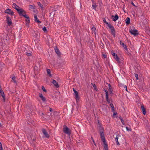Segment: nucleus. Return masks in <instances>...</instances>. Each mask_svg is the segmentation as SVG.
Instances as JSON below:
<instances>
[{"mask_svg": "<svg viewBox=\"0 0 150 150\" xmlns=\"http://www.w3.org/2000/svg\"><path fill=\"white\" fill-rule=\"evenodd\" d=\"M63 131L66 134L70 135L71 134V132L69 129L65 125L64 126V128L63 129Z\"/></svg>", "mask_w": 150, "mask_h": 150, "instance_id": "1", "label": "nucleus"}, {"mask_svg": "<svg viewBox=\"0 0 150 150\" xmlns=\"http://www.w3.org/2000/svg\"><path fill=\"white\" fill-rule=\"evenodd\" d=\"M111 30V33L114 37L115 36V31L114 27L111 24L109 25L108 26Z\"/></svg>", "mask_w": 150, "mask_h": 150, "instance_id": "2", "label": "nucleus"}, {"mask_svg": "<svg viewBox=\"0 0 150 150\" xmlns=\"http://www.w3.org/2000/svg\"><path fill=\"white\" fill-rule=\"evenodd\" d=\"M129 31L131 34L133 35L134 36H136L138 34L137 33V31L136 30L131 29Z\"/></svg>", "mask_w": 150, "mask_h": 150, "instance_id": "3", "label": "nucleus"}, {"mask_svg": "<svg viewBox=\"0 0 150 150\" xmlns=\"http://www.w3.org/2000/svg\"><path fill=\"white\" fill-rule=\"evenodd\" d=\"M4 12L5 13H7L8 14H10L11 16L13 15V11L11 10V9L8 8Z\"/></svg>", "mask_w": 150, "mask_h": 150, "instance_id": "4", "label": "nucleus"}, {"mask_svg": "<svg viewBox=\"0 0 150 150\" xmlns=\"http://www.w3.org/2000/svg\"><path fill=\"white\" fill-rule=\"evenodd\" d=\"M42 132L44 134V135L45 136V137L47 138H49V135L48 134L47 132L46 131V130L44 129H42Z\"/></svg>", "mask_w": 150, "mask_h": 150, "instance_id": "5", "label": "nucleus"}, {"mask_svg": "<svg viewBox=\"0 0 150 150\" xmlns=\"http://www.w3.org/2000/svg\"><path fill=\"white\" fill-rule=\"evenodd\" d=\"M17 11L20 15L21 16H22V15L23 14H25V11L23 9L20 8Z\"/></svg>", "mask_w": 150, "mask_h": 150, "instance_id": "6", "label": "nucleus"}, {"mask_svg": "<svg viewBox=\"0 0 150 150\" xmlns=\"http://www.w3.org/2000/svg\"><path fill=\"white\" fill-rule=\"evenodd\" d=\"M6 21L8 25L10 26L12 24L11 20L8 16L6 17Z\"/></svg>", "mask_w": 150, "mask_h": 150, "instance_id": "7", "label": "nucleus"}, {"mask_svg": "<svg viewBox=\"0 0 150 150\" xmlns=\"http://www.w3.org/2000/svg\"><path fill=\"white\" fill-rule=\"evenodd\" d=\"M100 135L101 140H102V142H103L106 141L104 134L102 131L100 132Z\"/></svg>", "mask_w": 150, "mask_h": 150, "instance_id": "8", "label": "nucleus"}, {"mask_svg": "<svg viewBox=\"0 0 150 150\" xmlns=\"http://www.w3.org/2000/svg\"><path fill=\"white\" fill-rule=\"evenodd\" d=\"M52 83L54 85V86L57 88H58L59 87L58 83L55 80H53Z\"/></svg>", "mask_w": 150, "mask_h": 150, "instance_id": "9", "label": "nucleus"}, {"mask_svg": "<svg viewBox=\"0 0 150 150\" xmlns=\"http://www.w3.org/2000/svg\"><path fill=\"white\" fill-rule=\"evenodd\" d=\"M74 96H75V98L77 101L79 100V94L77 91L74 93Z\"/></svg>", "mask_w": 150, "mask_h": 150, "instance_id": "10", "label": "nucleus"}, {"mask_svg": "<svg viewBox=\"0 0 150 150\" xmlns=\"http://www.w3.org/2000/svg\"><path fill=\"white\" fill-rule=\"evenodd\" d=\"M0 93L1 94V95L2 97L3 98V100L4 101H5V95L4 93V92L3 91L2 89L0 90Z\"/></svg>", "mask_w": 150, "mask_h": 150, "instance_id": "11", "label": "nucleus"}, {"mask_svg": "<svg viewBox=\"0 0 150 150\" xmlns=\"http://www.w3.org/2000/svg\"><path fill=\"white\" fill-rule=\"evenodd\" d=\"M141 109L142 110V112L143 113L144 115H145L146 114V109L144 108V107L143 105H142L141 107Z\"/></svg>", "mask_w": 150, "mask_h": 150, "instance_id": "12", "label": "nucleus"}, {"mask_svg": "<svg viewBox=\"0 0 150 150\" xmlns=\"http://www.w3.org/2000/svg\"><path fill=\"white\" fill-rule=\"evenodd\" d=\"M104 145V149L105 150H108V145L106 141L103 142Z\"/></svg>", "mask_w": 150, "mask_h": 150, "instance_id": "13", "label": "nucleus"}, {"mask_svg": "<svg viewBox=\"0 0 150 150\" xmlns=\"http://www.w3.org/2000/svg\"><path fill=\"white\" fill-rule=\"evenodd\" d=\"M39 96L40 98L43 101L45 102L46 101V99L44 97L42 94L41 93H39Z\"/></svg>", "mask_w": 150, "mask_h": 150, "instance_id": "14", "label": "nucleus"}, {"mask_svg": "<svg viewBox=\"0 0 150 150\" xmlns=\"http://www.w3.org/2000/svg\"><path fill=\"white\" fill-rule=\"evenodd\" d=\"M13 7L16 9L17 11L20 8L16 5V4L15 3H13Z\"/></svg>", "mask_w": 150, "mask_h": 150, "instance_id": "15", "label": "nucleus"}, {"mask_svg": "<svg viewBox=\"0 0 150 150\" xmlns=\"http://www.w3.org/2000/svg\"><path fill=\"white\" fill-rule=\"evenodd\" d=\"M112 17H114V18H113L112 21H117L118 18V16L117 15H115V16H112Z\"/></svg>", "mask_w": 150, "mask_h": 150, "instance_id": "16", "label": "nucleus"}, {"mask_svg": "<svg viewBox=\"0 0 150 150\" xmlns=\"http://www.w3.org/2000/svg\"><path fill=\"white\" fill-rule=\"evenodd\" d=\"M54 49L55 52H56V53L57 54H58V55H59L60 54V52L59 51V50L57 48V47L56 46H55L54 47Z\"/></svg>", "mask_w": 150, "mask_h": 150, "instance_id": "17", "label": "nucleus"}, {"mask_svg": "<svg viewBox=\"0 0 150 150\" xmlns=\"http://www.w3.org/2000/svg\"><path fill=\"white\" fill-rule=\"evenodd\" d=\"M34 18L35 21L37 23H40L41 22H40L38 19L37 17V16L36 15H34Z\"/></svg>", "mask_w": 150, "mask_h": 150, "instance_id": "18", "label": "nucleus"}, {"mask_svg": "<svg viewBox=\"0 0 150 150\" xmlns=\"http://www.w3.org/2000/svg\"><path fill=\"white\" fill-rule=\"evenodd\" d=\"M118 136H117L115 138V140L117 144L118 145H120V143L118 141Z\"/></svg>", "mask_w": 150, "mask_h": 150, "instance_id": "19", "label": "nucleus"}, {"mask_svg": "<svg viewBox=\"0 0 150 150\" xmlns=\"http://www.w3.org/2000/svg\"><path fill=\"white\" fill-rule=\"evenodd\" d=\"M127 24H129L130 23V19L128 17H127L125 20Z\"/></svg>", "mask_w": 150, "mask_h": 150, "instance_id": "20", "label": "nucleus"}, {"mask_svg": "<svg viewBox=\"0 0 150 150\" xmlns=\"http://www.w3.org/2000/svg\"><path fill=\"white\" fill-rule=\"evenodd\" d=\"M106 99L107 101L110 103V100L108 99V93H106Z\"/></svg>", "mask_w": 150, "mask_h": 150, "instance_id": "21", "label": "nucleus"}, {"mask_svg": "<svg viewBox=\"0 0 150 150\" xmlns=\"http://www.w3.org/2000/svg\"><path fill=\"white\" fill-rule=\"evenodd\" d=\"M120 44L123 46V47H124L125 49H127V47L126 45H125L124 43H122V42L121 41L120 42Z\"/></svg>", "mask_w": 150, "mask_h": 150, "instance_id": "22", "label": "nucleus"}, {"mask_svg": "<svg viewBox=\"0 0 150 150\" xmlns=\"http://www.w3.org/2000/svg\"><path fill=\"white\" fill-rule=\"evenodd\" d=\"M114 57L117 61L118 62H120V59L118 57L117 55H116Z\"/></svg>", "mask_w": 150, "mask_h": 150, "instance_id": "23", "label": "nucleus"}, {"mask_svg": "<svg viewBox=\"0 0 150 150\" xmlns=\"http://www.w3.org/2000/svg\"><path fill=\"white\" fill-rule=\"evenodd\" d=\"M119 118L120 119V120H121L122 124L123 125H124L125 124V122H124V121L122 118V117L121 116H120V117H119Z\"/></svg>", "mask_w": 150, "mask_h": 150, "instance_id": "24", "label": "nucleus"}, {"mask_svg": "<svg viewBox=\"0 0 150 150\" xmlns=\"http://www.w3.org/2000/svg\"><path fill=\"white\" fill-rule=\"evenodd\" d=\"M26 25L28 26V25L29 23H30V20L29 18H27V19L26 20Z\"/></svg>", "mask_w": 150, "mask_h": 150, "instance_id": "25", "label": "nucleus"}, {"mask_svg": "<svg viewBox=\"0 0 150 150\" xmlns=\"http://www.w3.org/2000/svg\"><path fill=\"white\" fill-rule=\"evenodd\" d=\"M97 6L96 5V4L95 3H93L92 5V7L93 9L94 10H96V8L97 7Z\"/></svg>", "mask_w": 150, "mask_h": 150, "instance_id": "26", "label": "nucleus"}, {"mask_svg": "<svg viewBox=\"0 0 150 150\" xmlns=\"http://www.w3.org/2000/svg\"><path fill=\"white\" fill-rule=\"evenodd\" d=\"M47 72L48 74L50 76H51V75L50 73V69H47Z\"/></svg>", "mask_w": 150, "mask_h": 150, "instance_id": "27", "label": "nucleus"}, {"mask_svg": "<svg viewBox=\"0 0 150 150\" xmlns=\"http://www.w3.org/2000/svg\"><path fill=\"white\" fill-rule=\"evenodd\" d=\"M22 16H23L26 18H29V17L25 14H25H23L22 15Z\"/></svg>", "mask_w": 150, "mask_h": 150, "instance_id": "28", "label": "nucleus"}, {"mask_svg": "<svg viewBox=\"0 0 150 150\" xmlns=\"http://www.w3.org/2000/svg\"><path fill=\"white\" fill-rule=\"evenodd\" d=\"M12 79L14 83H16V77L15 76H13L12 78Z\"/></svg>", "mask_w": 150, "mask_h": 150, "instance_id": "29", "label": "nucleus"}, {"mask_svg": "<svg viewBox=\"0 0 150 150\" xmlns=\"http://www.w3.org/2000/svg\"><path fill=\"white\" fill-rule=\"evenodd\" d=\"M40 116H42V117L43 118L45 117V115L44 113L42 112H41V113H40Z\"/></svg>", "mask_w": 150, "mask_h": 150, "instance_id": "30", "label": "nucleus"}, {"mask_svg": "<svg viewBox=\"0 0 150 150\" xmlns=\"http://www.w3.org/2000/svg\"><path fill=\"white\" fill-rule=\"evenodd\" d=\"M103 21H104V22L106 23V24L108 26H109V25H110L111 24H109L106 21V20L105 19H103Z\"/></svg>", "mask_w": 150, "mask_h": 150, "instance_id": "31", "label": "nucleus"}, {"mask_svg": "<svg viewBox=\"0 0 150 150\" xmlns=\"http://www.w3.org/2000/svg\"><path fill=\"white\" fill-rule=\"evenodd\" d=\"M38 5L39 6H40L41 8H43V6L42 4H41L40 2H38Z\"/></svg>", "mask_w": 150, "mask_h": 150, "instance_id": "32", "label": "nucleus"}, {"mask_svg": "<svg viewBox=\"0 0 150 150\" xmlns=\"http://www.w3.org/2000/svg\"><path fill=\"white\" fill-rule=\"evenodd\" d=\"M93 86V87L94 88V89L96 91H97V88L96 86V85L95 84H92Z\"/></svg>", "mask_w": 150, "mask_h": 150, "instance_id": "33", "label": "nucleus"}, {"mask_svg": "<svg viewBox=\"0 0 150 150\" xmlns=\"http://www.w3.org/2000/svg\"><path fill=\"white\" fill-rule=\"evenodd\" d=\"M42 89L44 92H46L47 91L45 89V88L43 86H42Z\"/></svg>", "mask_w": 150, "mask_h": 150, "instance_id": "34", "label": "nucleus"}, {"mask_svg": "<svg viewBox=\"0 0 150 150\" xmlns=\"http://www.w3.org/2000/svg\"><path fill=\"white\" fill-rule=\"evenodd\" d=\"M108 90H109V91L110 92V93H112V89L111 87L109 88Z\"/></svg>", "mask_w": 150, "mask_h": 150, "instance_id": "35", "label": "nucleus"}, {"mask_svg": "<svg viewBox=\"0 0 150 150\" xmlns=\"http://www.w3.org/2000/svg\"><path fill=\"white\" fill-rule=\"evenodd\" d=\"M42 30L45 32H46L47 31L46 28L45 27L43 28Z\"/></svg>", "mask_w": 150, "mask_h": 150, "instance_id": "36", "label": "nucleus"}, {"mask_svg": "<svg viewBox=\"0 0 150 150\" xmlns=\"http://www.w3.org/2000/svg\"><path fill=\"white\" fill-rule=\"evenodd\" d=\"M91 139H92V141L93 142V144H94V145L95 146H96V143H95V142L94 141V139H93V138H92V137H91Z\"/></svg>", "mask_w": 150, "mask_h": 150, "instance_id": "37", "label": "nucleus"}, {"mask_svg": "<svg viewBox=\"0 0 150 150\" xmlns=\"http://www.w3.org/2000/svg\"><path fill=\"white\" fill-rule=\"evenodd\" d=\"M111 53H112V55L113 57L117 55L116 54L115 52H113L112 51V52Z\"/></svg>", "mask_w": 150, "mask_h": 150, "instance_id": "38", "label": "nucleus"}, {"mask_svg": "<svg viewBox=\"0 0 150 150\" xmlns=\"http://www.w3.org/2000/svg\"><path fill=\"white\" fill-rule=\"evenodd\" d=\"M92 31L95 32V31L96 30V29L93 26L92 28Z\"/></svg>", "mask_w": 150, "mask_h": 150, "instance_id": "39", "label": "nucleus"}, {"mask_svg": "<svg viewBox=\"0 0 150 150\" xmlns=\"http://www.w3.org/2000/svg\"><path fill=\"white\" fill-rule=\"evenodd\" d=\"M135 76L137 79H139L138 75V74H135Z\"/></svg>", "mask_w": 150, "mask_h": 150, "instance_id": "40", "label": "nucleus"}, {"mask_svg": "<svg viewBox=\"0 0 150 150\" xmlns=\"http://www.w3.org/2000/svg\"><path fill=\"white\" fill-rule=\"evenodd\" d=\"M103 57L105 58H106V55L105 54H103Z\"/></svg>", "mask_w": 150, "mask_h": 150, "instance_id": "41", "label": "nucleus"}, {"mask_svg": "<svg viewBox=\"0 0 150 150\" xmlns=\"http://www.w3.org/2000/svg\"><path fill=\"white\" fill-rule=\"evenodd\" d=\"M29 6H30V8H32V9H33L34 8V7L33 6H32L31 5H30Z\"/></svg>", "mask_w": 150, "mask_h": 150, "instance_id": "42", "label": "nucleus"}, {"mask_svg": "<svg viewBox=\"0 0 150 150\" xmlns=\"http://www.w3.org/2000/svg\"><path fill=\"white\" fill-rule=\"evenodd\" d=\"M113 112V115H115L117 114V113L116 112H115V111H114Z\"/></svg>", "mask_w": 150, "mask_h": 150, "instance_id": "43", "label": "nucleus"}, {"mask_svg": "<svg viewBox=\"0 0 150 150\" xmlns=\"http://www.w3.org/2000/svg\"><path fill=\"white\" fill-rule=\"evenodd\" d=\"M110 105L111 107V108L114 107V106L112 103L110 104Z\"/></svg>", "mask_w": 150, "mask_h": 150, "instance_id": "44", "label": "nucleus"}, {"mask_svg": "<svg viewBox=\"0 0 150 150\" xmlns=\"http://www.w3.org/2000/svg\"><path fill=\"white\" fill-rule=\"evenodd\" d=\"M112 112H114V111H115L114 107L112 108Z\"/></svg>", "mask_w": 150, "mask_h": 150, "instance_id": "45", "label": "nucleus"}, {"mask_svg": "<svg viewBox=\"0 0 150 150\" xmlns=\"http://www.w3.org/2000/svg\"><path fill=\"white\" fill-rule=\"evenodd\" d=\"M73 91L74 93L77 91L75 90V89H74V88H73Z\"/></svg>", "mask_w": 150, "mask_h": 150, "instance_id": "46", "label": "nucleus"}, {"mask_svg": "<svg viewBox=\"0 0 150 150\" xmlns=\"http://www.w3.org/2000/svg\"><path fill=\"white\" fill-rule=\"evenodd\" d=\"M73 91L74 93L77 91L75 90V89H74V88H73Z\"/></svg>", "mask_w": 150, "mask_h": 150, "instance_id": "47", "label": "nucleus"}, {"mask_svg": "<svg viewBox=\"0 0 150 150\" xmlns=\"http://www.w3.org/2000/svg\"><path fill=\"white\" fill-rule=\"evenodd\" d=\"M126 129H127V131H129V128L128 127H126Z\"/></svg>", "mask_w": 150, "mask_h": 150, "instance_id": "48", "label": "nucleus"}, {"mask_svg": "<svg viewBox=\"0 0 150 150\" xmlns=\"http://www.w3.org/2000/svg\"><path fill=\"white\" fill-rule=\"evenodd\" d=\"M49 110L51 112L52 111V109L51 108H49Z\"/></svg>", "mask_w": 150, "mask_h": 150, "instance_id": "49", "label": "nucleus"}, {"mask_svg": "<svg viewBox=\"0 0 150 150\" xmlns=\"http://www.w3.org/2000/svg\"><path fill=\"white\" fill-rule=\"evenodd\" d=\"M1 148H2V145H1V144H0V149Z\"/></svg>", "mask_w": 150, "mask_h": 150, "instance_id": "50", "label": "nucleus"}, {"mask_svg": "<svg viewBox=\"0 0 150 150\" xmlns=\"http://www.w3.org/2000/svg\"><path fill=\"white\" fill-rule=\"evenodd\" d=\"M105 93L106 94V93H108V92L107 91L105 90Z\"/></svg>", "mask_w": 150, "mask_h": 150, "instance_id": "51", "label": "nucleus"}, {"mask_svg": "<svg viewBox=\"0 0 150 150\" xmlns=\"http://www.w3.org/2000/svg\"><path fill=\"white\" fill-rule=\"evenodd\" d=\"M31 55V54L30 53H28V56H30Z\"/></svg>", "mask_w": 150, "mask_h": 150, "instance_id": "52", "label": "nucleus"}, {"mask_svg": "<svg viewBox=\"0 0 150 150\" xmlns=\"http://www.w3.org/2000/svg\"><path fill=\"white\" fill-rule=\"evenodd\" d=\"M125 88H126V90L127 91V86H125Z\"/></svg>", "mask_w": 150, "mask_h": 150, "instance_id": "53", "label": "nucleus"}, {"mask_svg": "<svg viewBox=\"0 0 150 150\" xmlns=\"http://www.w3.org/2000/svg\"><path fill=\"white\" fill-rule=\"evenodd\" d=\"M108 86H109V88L111 87V86L110 84H109Z\"/></svg>", "mask_w": 150, "mask_h": 150, "instance_id": "54", "label": "nucleus"}, {"mask_svg": "<svg viewBox=\"0 0 150 150\" xmlns=\"http://www.w3.org/2000/svg\"><path fill=\"white\" fill-rule=\"evenodd\" d=\"M132 4L134 6H135V5H134V4H133V2H132Z\"/></svg>", "mask_w": 150, "mask_h": 150, "instance_id": "55", "label": "nucleus"}, {"mask_svg": "<svg viewBox=\"0 0 150 150\" xmlns=\"http://www.w3.org/2000/svg\"><path fill=\"white\" fill-rule=\"evenodd\" d=\"M0 150H3V148H1L0 149Z\"/></svg>", "mask_w": 150, "mask_h": 150, "instance_id": "56", "label": "nucleus"}, {"mask_svg": "<svg viewBox=\"0 0 150 150\" xmlns=\"http://www.w3.org/2000/svg\"><path fill=\"white\" fill-rule=\"evenodd\" d=\"M1 123H0V126H1Z\"/></svg>", "mask_w": 150, "mask_h": 150, "instance_id": "57", "label": "nucleus"}]
</instances>
